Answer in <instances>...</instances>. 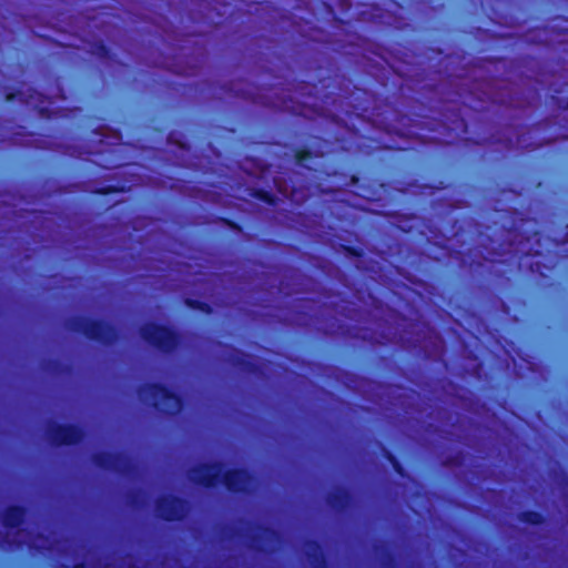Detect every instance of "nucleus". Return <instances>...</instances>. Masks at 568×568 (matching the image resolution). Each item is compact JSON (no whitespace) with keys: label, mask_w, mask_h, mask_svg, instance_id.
<instances>
[{"label":"nucleus","mask_w":568,"mask_h":568,"mask_svg":"<svg viewBox=\"0 0 568 568\" xmlns=\"http://www.w3.org/2000/svg\"><path fill=\"white\" fill-rule=\"evenodd\" d=\"M159 395L161 400H156L155 405L168 413H173L179 408V400L173 395L168 394L165 390H160Z\"/></svg>","instance_id":"1"},{"label":"nucleus","mask_w":568,"mask_h":568,"mask_svg":"<svg viewBox=\"0 0 568 568\" xmlns=\"http://www.w3.org/2000/svg\"><path fill=\"white\" fill-rule=\"evenodd\" d=\"M154 332H145V337L155 344L166 346V338L170 336V332L162 327H153Z\"/></svg>","instance_id":"2"},{"label":"nucleus","mask_w":568,"mask_h":568,"mask_svg":"<svg viewBox=\"0 0 568 568\" xmlns=\"http://www.w3.org/2000/svg\"><path fill=\"white\" fill-rule=\"evenodd\" d=\"M226 484L233 489H240L241 487L232 479L231 476L226 478Z\"/></svg>","instance_id":"3"}]
</instances>
